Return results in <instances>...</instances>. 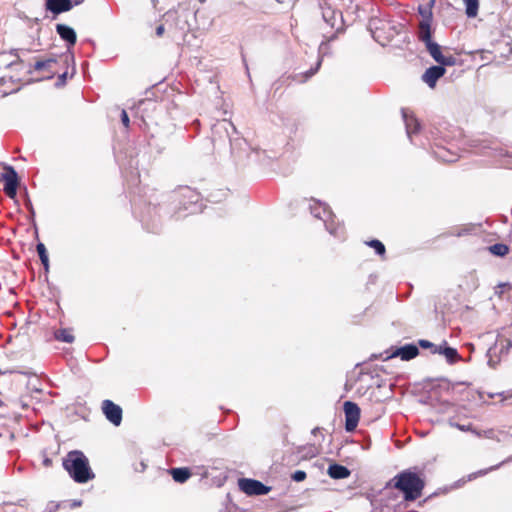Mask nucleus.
I'll use <instances>...</instances> for the list:
<instances>
[{
    "mask_svg": "<svg viewBox=\"0 0 512 512\" xmlns=\"http://www.w3.org/2000/svg\"><path fill=\"white\" fill-rule=\"evenodd\" d=\"M344 413L345 429L347 432H353L356 429L360 419V408L356 403L346 401L344 403Z\"/></svg>",
    "mask_w": 512,
    "mask_h": 512,
    "instance_id": "11",
    "label": "nucleus"
},
{
    "mask_svg": "<svg viewBox=\"0 0 512 512\" xmlns=\"http://www.w3.org/2000/svg\"><path fill=\"white\" fill-rule=\"evenodd\" d=\"M169 474L177 483L186 482L192 475L191 470L187 467L172 468L169 470Z\"/></svg>",
    "mask_w": 512,
    "mask_h": 512,
    "instance_id": "19",
    "label": "nucleus"
},
{
    "mask_svg": "<svg viewBox=\"0 0 512 512\" xmlns=\"http://www.w3.org/2000/svg\"><path fill=\"white\" fill-rule=\"evenodd\" d=\"M466 7V15L469 18L476 17L479 9V1L478 0H462Z\"/></svg>",
    "mask_w": 512,
    "mask_h": 512,
    "instance_id": "22",
    "label": "nucleus"
},
{
    "mask_svg": "<svg viewBox=\"0 0 512 512\" xmlns=\"http://www.w3.org/2000/svg\"><path fill=\"white\" fill-rule=\"evenodd\" d=\"M419 354V349L414 344H406L400 348H397L391 355V357H400L404 361H409L415 358Z\"/></svg>",
    "mask_w": 512,
    "mask_h": 512,
    "instance_id": "15",
    "label": "nucleus"
},
{
    "mask_svg": "<svg viewBox=\"0 0 512 512\" xmlns=\"http://www.w3.org/2000/svg\"><path fill=\"white\" fill-rule=\"evenodd\" d=\"M437 351V354L445 356L449 364H454L460 359L457 350L455 348L448 347L446 342H443V344L439 345V349Z\"/></svg>",
    "mask_w": 512,
    "mask_h": 512,
    "instance_id": "18",
    "label": "nucleus"
},
{
    "mask_svg": "<svg viewBox=\"0 0 512 512\" xmlns=\"http://www.w3.org/2000/svg\"><path fill=\"white\" fill-rule=\"evenodd\" d=\"M499 466H500V464H499V465L492 466V467H490V468H488V469H485V470H480V471H478L477 473L473 474V477L485 475V474H487L488 472H490V471H493V470L497 469Z\"/></svg>",
    "mask_w": 512,
    "mask_h": 512,
    "instance_id": "33",
    "label": "nucleus"
},
{
    "mask_svg": "<svg viewBox=\"0 0 512 512\" xmlns=\"http://www.w3.org/2000/svg\"><path fill=\"white\" fill-rule=\"evenodd\" d=\"M322 222L326 230L335 237H341L344 234V227L336 220L335 215L330 208L322 202Z\"/></svg>",
    "mask_w": 512,
    "mask_h": 512,
    "instance_id": "9",
    "label": "nucleus"
},
{
    "mask_svg": "<svg viewBox=\"0 0 512 512\" xmlns=\"http://www.w3.org/2000/svg\"><path fill=\"white\" fill-rule=\"evenodd\" d=\"M498 345L499 344L497 341L496 344L493 347H490L489 350L487 351L488 364L491 367H495L500 361V358L497 357Z\"/></svg>",
    "mask_w": 512,
    "mask_h": 512,
    "instance_id": "25",
    "label": "nucleus"
},
{
    "mask_svg": "<svg viewBox=\"0 0 512 512\" xmlns=\"http://www.w3.org/2000/svg\"><path fill=\"white\" fill-rule=\"evenodd\" d=\"M488 250L491 254L495 256L503 257L509 252V248L507 245L502 243H496L488 247Z\"/></svg>",
    "mask_w": 512,
    "mask_h": 512,
    "instance_id": "24",
    "label": "nucleus"
},
{
    "mask_svg": "<svg viewBox=\"0 0 512 512\" xmlns=\"http://www.w3.org/2000/svg\"><path fill=\"white\" fill-rule=\"evenodd\" d=\"M500 352L501 353H507L510 347L512 346V343L510 341H506V344L504 345L503 341L500 342Z\"/></svg>",
    "mask_w": 512,
    "mask_h": 512,
    "instance_id": "34",
    "label": "nucleus"
},
{
    "mask_svg": "<svg viewBox=\"0 0 512 512\" xmlns=\"http://www.w3.org/2000/svg\"><path fill=\"white\" fill-rule=\"evenodd\" d=\"M455 427H457L459 430L461 431H472L474 432L477 436H481L482 434L480 432H476L472 429V426L471 425H461V424H455Z\"/></svg>",
    "mask_w": 512,
    "mask_h": 512,
    "instance_id": "32",
    "label": "nucleus"
},
{
    "mask_svg": "<svg viewBox=\"0 0 512 512\" xmlns=\"http://www.w3.org/2000/svg\"><path fill=\"white\" fill-rule=\"evenodd\" d=\"M239 489L249 496L265 495L270 492L271 488L264 485L262 482L250 479L241 478L238 480Z\"/></svg>",
    "mask_w": 512,
    "mask_h": 512,
    "instance_id": "8",
    "label": "nucleus"
},
{
    "mask_svg": "<svg viewBox=\"0 0 512 512\" xmlns=\"http://www.w3.org/2000/svg\"><path fill=\"white\" fill-rule=\"evenodd\" d=\"M401 113L405 123L407 136L412 141V136L413 134L419 131L420 124L418 120L412 114H410L407 109H402Z\"/></svg>",
    "mask_w": 512,
    "mask_h": 512,
    "instance_id": "14",
    "label": "nucleus"
},
{
    "mask_svg": "<svg viewBox=\"0 0 512 512\" xmlns=\"http://www.w3.org/2000/svg\"><path fill=\"white\" fill-rule=\"evenodd\" d=\"M83 2H84V0H72V4H75V5H79Z\"/></svg>",
    "mask_w": 512,
    "mask_h": 512,
    "instance_id": "40",
    "label": "nucleus"
},
{
    "mask_svg": "<svg viewBox=\"0 0 512 512\" xmlns=\"http://www.w3.org/2000/svg\"><path fill=\"white\" fill-rule=\"evenodd\" d=\"M54 337L56 340L66 343H72L75 339L71 329L56 330Z\"/></svg>",
    "mask_w": 512,
    "mask_h": 512,
    "instance_id": "21",
    "label": "nucleus"
},
{
    "mask_svg": "<svg viewBox=\"0 0 512 512\" xmlns=\"http://www.w3.org/2000/svg\"><path fill=\"white\" fill-rule=\"evenodd\" d=\"M56 31L59 36L69 44V46H74L76 44L77 36L71 27L65 24H57Z\"/></svg>",
    "mask_w": 512,
    "mask_h": 512,
    "instance_id": "17",
    "label": "nucleus"
},
{
    "mask_svg": "<svg viewBox=\"0 0 512 512\" xmlns=\"http://www.w3.org/2000/svg\"><path fill=\"white\" fill-rule=\"evenodd\" d=\"M319 67H320V60H318V61L316 62V67H315L314 69H311V70H309V71L306 73V78H308V77H311V76L315 75Z\"/></svg>",
    "mask_w": 512,
    "mask_h": 512,
    "instance_id": "35",
    "label": "nucleus"
},
{
    "mask_svg": "<svg viewBox=\"0 0 512 512\" xmlns=\"http://www.w3.org/2000/svg\"><path fill=\"white\" fill-rule=\"evenodd\" d=\"M42 464H43L44 467L49 468V467L52 466V460L49 457L45 456L43 458Z\"/></svg>",
    "mask_w": 512,
    "mask_h": 512,
    "instance_id": "36",
    "label": "nucleus"
},
{
    "mask_svg": "<svg viewBox=\"0 0 512 512\" xmlns=\"http://www.w3.org/2000/svg\"><path fill=\"white\" fill-rule=\"evenodd\" d=\"M72 0H47L46 8L54 14H60L71 10Z\"/></svg>",
    "mask_w": 512,
    "mask_h": 512,
    "instance_id": "16",
    "label": "nucleus"
},
{
    "mask_svg": "<svg viewBox=\"0 0 512 512\" xmlns=\"http://www.w3.org/2000/svg\"><path fill=\"white\" fill-rule=\"evenodd\" d=\"M101 409L106 419L115 426H119L122 422V408L113 401L106 399L102 401Z\"/></svg>",
    "mask_w": 512,
    "mask_h": 512,
    "instance_id": "12",
    "label": "nucleus"
},
{
    "mask_svg": "<svg viewBox=\"0 0 512 512\" xmlns=\"http://www.w3.org/2000/svg\"><path fill=\"white\" fill-rule=\"evenodd\" d=\"M200 201V194L190 187H180L174 194L173 203L175 204V216L180 218L182 213L189 211Z\"/></svg>",
    "mask_w": 512,
    "mask_h": 512,
    "instance_id": "5",
    "label": "nucleus"
},
{
    "mask_svg": "<svg viewBox=\"0 0 512 512\" xmlns=\"http://www.w3.org/2000/svg\"><path fill=\"white\" fill-rule=\"evenodd\" d=\"M164 31H165V28H164V25H159L157 28H156V35L158 37H161L163 34H164Z\"/></svg>",
    "mask_w": 512,
    "mask_h": 512,
    "instance_id": "37",
    "label": "nucleus"
},
{
    "mask_svg": "<svg viewBox=\"0 0 512 512\" xmlns=\"http://www.w3.org/2000/svg\"><path fill=\"white\" fill-rule=\"evenodd\" d=\"M310 213L317 219L320 217V202L316 199L305 200Z\"/></svg>",
    "mask_w": 512,
    "mask_h": 512,
    "instance_id": "26",
    "label": "nucleus"
},
{
    "mask_svg": "<svg viewBox=\"0 0 512 512\" xmlns=\"http://www.w3.org/2000/svg\"><path fill=\"white\" fill-rule=\"evenodd\" d=\"M472 230H473V226H471V225L464 226V227H461V228H455V229L452 230L451 235H454V236H457V237H461V236L470 234L472 232Z\"/></svg>",
    "mask_w": 512,
    "mask_h": 512,
    "instance_id": "29",
    "label": "nucleus"
},
{
    "mask_svg": "<svg viewBox=\"0 0 512 512\" xmlns=\"http://www.w3.org/2000/svg\"><path fill=\"white\" fill-rule=\"evenodd\" d=\"M328 474L333 479H344L350 475V470L339 464H332L328 468Z\"/></svg>",
    "mask_w": 512,
    "mask_h": 512,
    "instance_id": "20",
    "label": "nucleus"
},
{
    "mask_svg": "<svg viewBox=\"0 0 512 512\" xmlns=\"http://www.w3.org/2000/svg\"><path fill=\"white\" fill-rule=\"evenodd\" d=\"M0 180L4 182V193L11 199L15 198L19 186V177L15 169L12 166H5L0 175Z\"/></svg>",
    "mask_w": 512,
    "mask_h": 512,
    "instance_id": "7",
    "label": "nucleus"
},
{
    "mask_svg": "<svg viewBox=\"0 0 512 512\" xmlns=\"http://www.w3.org/2000/svg\"><path fill=\"white\" fill-rule=\"evenodd\" d=\"M63 467L77 483H87L95 477L89 465L88 458L79 450H73L67 453L66 457L63 459Z\"/></svg>",
    "mask_w": 512,
    "mask_h": 512,
    "instance_id": "2",
    "label": "nucleus"
},
{
    "mask_svg": "<svg viewBox=\"0 0 512 512\" xmlns=\"http://www.w3.org/2000/svg\"><path fill=\"white\" fill-rule=\"evenodd\" d=\"M53 58L37 60L33 66L26 65L18 54L9 52L0 53V95L6 96L18 91L21 84L28 82L27 77L32 71L41 72L43 77L51 78L55 74L56 65Z\"/></svg>",
    "mask_w": 512,
    "mask_h": 512,
    "instance_id": "1",
    "label": "nucleus"
},
{
    "mask_svg": "<svg viewBox=\"0 0 512 512\" xmlns=\"http://www.w3.org/2000/svg\"><path fill=\"white\" fill-rule=\"evenodd\" d=\"M419 346L423 349H430L432 354H437L439 345H436L428 340L421 339L418 342Z\"/></svg>",
    "mask_w": 512,
    "mask_h": 512,
    "instance_id": "28",
    "label": "nucleus"
},
{
    "mask_svg": "<svg viewBox=\"0 0 512 512\" xmlns=\"http://www.w3.org/2000/svg\"><path fill=\"white\" fill-rule=\"evenodd\" d=\"M322 31L325 30L327 27H330L332 30L335 29V32H325L322 34V46L324 45V41L330 42L332 41L337 33L343 30V23H342V15L340 12H336L331 10L330 6H328L326 3H322ZM326 54L324 49L322 48V57Z\"/></svg>",
    "mask_w": 512,
    "mask_h": 512,
    "instance_id": "4",
    "label": "nucleus"
},
{
    "mask_svg": "<svg viewBox=\"0 0 512 512\" xmlns=\"http://www.w3.org/2000/svg\"><path fill=\"white\" fill-rule=\"evenodd\" d=\"M497 155H499V156H503V155H504V153H503V149H499V150H498V152H497Z\"/></svg>",
    "mask_w": 512,
    "mask_h": 512,
    "instance_id": "41",
    "label": "nucleus"
},
{
    "mask_svg": "<svg viewBox=\"0 0 512 512\" xmlns=\"http://www.w3.org/2000/svg\"><path fill=\"white\" fill-rule=\"evenodd\" d=\"M383 498H384V497L382 496V497H381V499H380V502H382V501H383ZM376 502H379V499H376Z\"/></svg>",
    "mask_w": 512,
    "mask_h": 512,
    "instance_id": "42",
    "label": "nucleus"
},
{
    "mask_svg": "<svg viewBox=\"0 0 512 512\" xmlns=\"http://www.w3.org/2000/svg\"><path fill=\"white\" fill-rule=\"evenodd\" d=\"M293 480L300 482L306 478V473L304 471L298 470L292 475Z\"/></svg>",
    "mask_w": 512,
    "mask_h": 512,
    "instance_id": "31",
    "label": "nucleus"
},
{
    "mask_svg": "<svg viewBox=\"0 0 512 512\" xmlns=\"http://www.w3.org/2000/svg\"><path fill=\"white\" fill-rule=\"evenodd\" d=\"M438 156L441 160L446 161V162H453L455 160V158H453V157H446L445 155H442L440 153H438Z\"/></svg>",
    "mask_w": 512,
    "mask_h": 512,
    "instance_id": "38",
    "label": "nucleus"
},
{
    "mask_svg": "<svg viewBox=\"0 0 512 512\" xmlns=\"http://www.w3.org/2000/svg\"><path fill=\"white\" fill-rule=\"evenodd\" d=\"M121 121L125 128H129L130 119H129V116H128L126 110H124V109L121 111Z\"/></svg>",
    "mask_w": 512,
    "mask_h": 512,
    "instance_id": "30",
    "label": "nucleus"
},
{
    "mask_svg": "<svg viewBox=\"0 0 512 512\" xmlns=\"http://www.w3.org/2000/svg\"><path fill=\"white\" fill-rule=\"evenodd\" d=\"M393 493L392 488L386 487L384 489L383 497H390V494Z\"/></svg>",
    "mask_w": 512,
    "mask_h": 512,
    "instance_id": "39",
    "label": "nucleus"
},
{
    "mask_svg": "<svg viewBox=\"0 0 512 512\" xmlns=\"http://www.w3.org/2000/svg\"><path fill=\"white\" fill-rule=\"evenodd\" d=\"M395 480L394 488L404 493L405 500L413 501L420 497L424 482L417 474L406 471L395 477Z\"/></svg>",
    "mask_w": 512,
    "mask_h": 512,
    "instance_id": "3",
    "label": "nucleus"
},
{
    "mask_svg": "<svg viewBox=\"0 0 512 512\" xmlns=\"http://www.w3.org/2000/svg\"><path fill=\"white\" fill-rule=\"evenodd\" d=\"M419 40L425 44L427 51L430 56L436 61L439 65L442 66H454L457 62V59L451 55H444L442 53V48L439 44L432 41L431 33H429L428 39L424 38L423 35L418 36Z\"/></svg>",
    "mask_w": 512,
    "mask_h": 512,
    "instance_id": "6",
    "label": "nucleus"
},
{
    "mask_svg": "<svg viewBox=\"0 0 512 512\" xmlns=\"http://www.w3.org/2000/svg\"><path fill=\"white\" fill-rule=\"evenodd\" d=\"M37 253L39 255V258L41 260V263L43 264L45 271H48L49 269V259L46 247L43 243H38L36 246Z\"/></svg>",
    "mask_w": 512,
    "mask_h": 512,
    "instance_id": "23",
    "label": "nucleus"
},
{
    "mask_svg": "<svg viewBox=\"0 0 512 512\" xmlns=\"http://www.w3.org/2000/svg\"><path fill=\"white\" fill-rule=\"evenodd\" d=\"M445 72V67L442 65L431 66L422 75V80L430 88H434L437 81L445 74Z\"/></svg>",
    "mask_w": 512,
    "mask_h": 512,
    "instance_id": "13",
    "label": "nucleus"
},
{
    "mask_svg": "<svg viewBox=\"0 0 512 512\" xmlns=\"http://www.w3.org/2000/svg\"><path fill=\"white\" fill-rule=\"evenodd\" d=\"M366 244L371 248L375 249L376 254L381 256L385 254V246L381 241L374 239L367 242Z\"/></svg>",
    "mask_w": 512,
    "mask_h": 512,
    "instance_id": "27",
    "label": "nucleus"
},
{
    "mask_svg": "<svg viewBox=\"0 0 512 512\" xmlns=\"http://www.w3.org/2000/svg\"><path fill=\"white\" fill-rule=\"evenodd\" d=\"M434 2V0H431L427 5L419 6L418 8L419 14L422 17L421 21L419 22L418 36L423 35V37L427 39L429 33H431V23L433 19L432 6Z\"/></svg>",
    "mask_w": 512,
    "mask_h": 512,
    "instance_id": "10",
    "label": "nucleus"
}]
</instances>
